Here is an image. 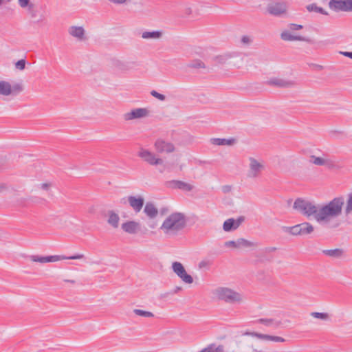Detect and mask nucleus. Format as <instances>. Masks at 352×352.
<instances>
[{
	"label": "nucleus",
	"instance_id": "obj_1",
	"mask_svg": "<svg viewBox=\"0 0 352 352\" xmlns=\"http://www.w3.org/2000/svg\"><path fill=\"white\" fill-rule=\"evenodd\" d=\"M344 202V198L340 196L326 204L318 205L316 221L322 226L337 228L339 224L336 221L342 213Z\"/></svg>",
	"mask_w": 352,
	"mask_h": 352
},
{
	"label": "nucleus",
	"instance_id": "obj_2",
	"mask_svg": "<svg viewBox=\"0 0 352 352\" xmlns=\"http://www.w3.org/2000/svg\"><path fill=\"white\" fill-rule=\"evenodd\" d=\"M186 224V219L183 213L173 212L165 219L160 230L166 235L174 236L182 230Z\"/></svg>",
	"mask_w": 352,
	"mask_h": 352
},
{
	"label": "nucleus",
	"instance_id": "obj_3",
	"mask_svg": "<svg viewBox=\"0 0 352 352\" xmlns=\"http://www.w3.org/2000/svg\"><path fill=\"white\" fill-rule=\"evenodd\" d=\"M243 336H235L227 347L226 352H261L254 340Z\"/></svg>",
	"mask_w": 352,
	"mask_h": 352
},
{
	"label": "nucleus",
	"instance_id": "obj_4",
	"mask_svg": "<svg viewBox=\"0 0 352 352\" xmlns=\"http://www.w3.org/2000/svg\"><path fill=\"white\" fill-rule=\"evenodd\" d=\"M212 294L218 300L228 304L239 305L244 301L241 293L228 287H218L212 291Z\"/></svg>",
	"mask_w": 352,
	"mask_h": 352
},
{
	"label": "nucleus",
	"instance_id": "obj_5",
	"mask_svg": "<svg viewBox=\"0 0 352 352\" xmlns=\"http://www.w3.org/2000/svg\"><path fill=\"white\" fill-rule=\"evenodd\" d=\"M85 257L82 254H78L71 256H65L63 255H49V256H41L38 254L29 255L28 258L34 263H38L43 265L48 263H55L62 260L71 259L77 260L82 259Z\"/></svg>",
	"mask_w": 352,
	"mask_h": 352
},
{
	"label": "nucleus",
	"instance_id": "obj_6",
	"mask_svg": "<svg viewBox=\"0 0 352 352\" xmlns=\"http://www.w3.org/2000/svg\"><path fill=\"white\" fill-rule=\"evenodd\" d=\"M293 208L306 217L309 218L313 217L315 219L318 206L309 200L298 198L294 203Z\"/></svg>",
	"mask_w": 352,
	"mask_h": 352
},
{
	"label": "nucleus",
	"instance_id": "obj_7",
	"mask_svg": "<svg viewBox=\"0 0 352 352\" xmlns=\"http://www.w3.org/2000/svg\"><path fill=\"white\" fill-rule=\"evenodd\" d=\"M248 168L247 170V177L250 179H257L261 177L262 173L265 170V162L261 158L249 157Z\"/></svg>",
	"mask_w": 352,
	"mask_h": 352
},
{
	"label": "nucleus",
	"instance_id": "obj_8",
	"mask_svg": "<svg viewBox=\"0 0 352 352\" xmlns=\"http://www.w3.org/2000/svg\"><path fill=\"white\" fill-rule=\"evenodd\" d=\"M283 230L292 236H303L311 234L314 227L309 222H303L294 226H284Z\"/></svg>",
	"mask_w": 352,
	"mask_h": 352
},
{
	"label": "nucleus",
	"instance_id": "obj_9",
	"mask_svg": "<svg viewBox=\"0 0 352 352\" xmlns=\"http://www.w3.org/2000/svg\"><path fill=\"white\" fill-rule=\"evenodd\" d=\"M151 111L146 107L134 108L122 115L125 122H131L136 120L144 119L149 117Z\"/></svg>",
	"mask_w": 352,
	"mask_h": 352
},
{
	"label": "nucleus",
	"instance_id": "obj_10",
	"mask_svg": "<svg viewBox=\"0 0 352 352\" xmlns=\"http://www.w3.org/2000/svg\"><path fill=\"white\" fill-rule=\"evenodd\" d=\"M138 156L151 166L162 165L164 163V160L161 157L146 148H140L138 152Z\"/></svg>",
	"mask_w": 352,
	"mask_h": 352
},
{
	"label": "nucleus",
	"instance_id": "obj_11",
	"mask_svg": "<svg viewBox=\"0 0 352 352\" xmlns=\"http://www.w3.org/2000/svg\"><path fill=\"white\" fill-rule=\"evenodd\" d=\"M329 7L335 12H352V0H330Z\"/></svg>",
	"mask_w": 352,
	"mask_h": 352
},
{
	"label": "nucleus",
	"instance_id": "obj_12",
	"mask_svg": "<svg viewBox=\"0 0 352 352\" xmlns=\"http://www.w3.org/2000/svg\"><path fill=\"white\" fill-rule=\"evenodd\" d=\"M173 272L180 278V279L186 284H191L193 283L192 277L187 274L184 265L178 261H175L172 263L171 267Z\"/></svg>",
	"mask_w": 352,
	"mask_h": 352
},
{
	"label": "nucleus",
	"instance_id": "obj_13",
	"mask_svg": "<svg viewBox=\"0 0 352 352\" xmlns=\"http://www.w3.org/2000/svg\"><path fill=\"white\" fill-rule=\"evenodd\" d=\"M154 148L157 153H171L175 151V147L173 144L167 142L162 138H158L154 143Z\"/></svg>",
	"mask_w": 352,
	"mask_h": 352
},
{
	"label": "nucleus",
	"instance_id": "obj_14",
	"mask_svg": "<svg viewBox=\"0 0 352 352\" xmlns=\"http://www.w3.org/2000/svg\"><path fill=\"white\" fill-rule=\"evenodd\" d=\"M287 6L285 2H272L267 5V11L274 16H280L287 11Z\"/></svg>",
	"mask_w": 352,
	"mask_h": 352
},
{
	"label": "nucleus",
	"instance_id": "obj_15",
	"mask_svg": "<svg viewBox=\"0 0 352 352\" xmlns=\"http://www.w3.org/2000/svg\"><path fill=\"white\" fill-rule=\"evenodd\" d=\"M243 336H250L253 338H256L258 339L265 340V341H272L275 342H285V339L276 336H270L267 334H263L258 332H252L246 331L243 332Z\"/></svg>",
	"mask_w": 352,
	"mask_h": 352
},
{
	"label": "nucleus",
	"instance_id": "obj_16",
	"mask_svg": "<svg viewBox=\"0 0 352 352\" xmlns=\"http://www.w3.org/2000/svg\"><path fill=\"white\" fill-rule=\"evenodd\" d=\"M256 322L263 324L271 330H276L284 327L283 321L275 318H260L256 320Z\"/></svg>",
	"mask_w": 352,
	"mask_h": 352
},
{
	"label": "nucleus",
	"instance_id": "obj_17",
	"mask_svg": "<svg viewBox=\"0 0 352 352\" xmlns=\"http://www.w3.org/2000/svg\"><path fill=\"white\" fill-rule=\"evenodd\" d=\"M113 65L115 69L121 72H127L135 69L138 67V64L135 61H126L121 60H114Z\"/></svg>",
	"mask_w": 352,
	"mask_h": 352
},
{
	"label": "nucleus",
	"instance_id": "obj_18",
	"mask_svg": "<svg viewBox=\"0 0 352 352\" xmlns=\"http://www.w3.org/2000/svg\"><path fill=\"white\" fill-rule=\"evenodd\" d=\"M166 186L171 189H179L184 191L190 192L194 186L188 183L180 180H170L166 183Z\"/></svg>",
	"mask_w": 352,
	"mask_h": 352
},
{
	"label": "nucleus",
	"instance_id": "obj_19",
	"mask_svg": "<svg viewBox=\"0 0 352 352\" xmlns=\"http://www.w3.org/2000/svg\"><path fill=\"white\" fill-rule=\"evenodd\" d=\"M127 200L129 206L135 212L141 211L144 204V199L142 196H129Z\"/></svg>",
	"mask_w": 352,
	"mask_h": 352
},
{
	"label": "nucleus",
	"instance_id": "obj_20",
	"mask_svg": "<svg viewBox=\"0 0 352 352\" xmlns=\"http://www.w3.org/2000/svg\"><path fill=\"white\" fill-rule=\"evenodd\" d=\"M121 228L126 233L135 234L140 230V224L135 221H127L121 225Z\"/></svg>",
	"mask_w": 352,
	"mask_h": 352
},
{
	"label": "nucleus",
	"instance_id": "obj_21",
	"mask_svg": "<svg viewBox=\"0 0 352 352\" xmlns=\"http://www.w3.org/2000/svg\"><path fill=\"white\" fill-rule=\"evenodd\" d=\"M309 162L317 166H325L329 168L334 167L333 162L324 156L317 157L316 155H311Z\"/></svg>",
	"mask_w": 352,
	"mask_h": 352
},
{
	"label": "nucleus",
	"instance_id": "obj_22",
	"mask_svg": "<svg viewBox=\"0 0 352 352\" xmlns=\"http://www.w3.org/2000/svg\"><path fill=\"white\" fill-rule=\"evenodd\" d=\"M68 33L70 36L80 41H82L86 38L85 30L82 26L72 25L69 28Z\"/></svg>",
	"mask_w": 352,
	"mask_h": 352
},
{
	"label": "nucleus",
	"instance_id": "obj_23",
	"mask_svg": "<svg viewBox=\"0 0 352 352\" xmlns=\"http://www.w3.org/2000/svg\"><path fill=\"white\" fill-rule=\"evenodd\" d=\"M267 84L278 87L288 88L294 87L296 85V82L294 80L274 78L269 80L267 81Z\"/></svg>",
	"mask_w": 352,
	"mask_h": 352
},
{
	"label": "nucleus",
	"instance_id": "obj_24",
	"mask_svg": "<svg viewBox=\"0 0 352 352\" xmlns=\"http://www.w3.org/2000/svg\"><path fill=\"white\" fill-rule=\"evenodd\" d=\"M280 38L282 40L285 41H308V39L301 36L294 35L291 32L285 30L280 34Z\"/></svg>",
	"mask_w": 352,
	"mask_h": 352
},
{
	"label": "nucleus",
	"instance_id": "obj_25",
	"mask_svg": "<svg viewBox=\"0 0 352 352\" xmlns=\"http://www.w3.org/2000/svg\"><path fill=\"white\" fill-rule=\"evenodd\" d=\"M107 223L113 228H118L119 226L120 217L113 210H109L107 212Z\"/></svg>",
	"mask_w": 352,
	"mask_h": 352
},
{
	"label": "nucleus",
	"instance_id": "obj_26",
	"mask_svg": "<svg viewBox=\"0 0 352 352\" xmlns=\"http://www.w3.org/2000/svg\"><path fill=\"white\" fill-rule=\"evenodd\" d=\"M144 212L150 219L155 218L158 214V210L151 202H147L144 208Z\"/></svg>",
	"mask_w": 352,
	"mask_h": 352
},
{
	"label": "nucleus",
	"instance_id": "obj_27",
	"mask_svg": "<svg viewBox=\"0 0 352 352\" xmlns=\"http://www.w3.org/2000/svg\"><path fill=\"white\" fill-rule=\"evenodd\" d=\"M322 253L331 258H340L344 254V251L342 248H336L332 250H323Z\"/></svg>",
	"mask_w": 352,
	"mask_h": 352
},
{
	"label": "nucleus",
	"instance_id": "obj_28",
	"mask_svg": "<svg viewBox=\"0 0 352 352\" xmlns=\"http://www.w3.org/2000/svg\"><path fill=\"white\" fill-rule=\"evenodd\" d=\"M210 142L214 145L218 146H232L236 142V140L234 138H211Z\"/></svg>",
	"mask_w": 352,
	"mask_h": 352
},
{
	"label": "nucleus",
	"instance_id": "obj_29",
	"mask_svg": "<svg viewBox=\"0 0 352 352\" xmlns=\"http://www.w3.org/2000/svg\"><path fill=\"white\" fill-rule=\"evenodd\" d=\"M258 246V243L248 241L243 238L238 239V249L241 248H255Z\"/></svg>",
	"mask_w": 352,
	"mask_h": 352
},
{
	"label": "nucleus",
	"instance_id": "obj_30",
	"mask_svg": "<svg viewBox=\"0 0 352 352\" xmlns=\"http://www.w3.org/2000/svg\"><path fill=\"white\" fill-rule=\"evenodd\" d=\"M162 32L160 30L153 32H144L142 34V38L144 39H160L162 36Z\"/></svg>",
	"mask_w": 352,
	"mask_h": 352
},
{
	"label": "nucleus",
	"instance_id": "obj_31",
	"mask_svg": "<svg viewBox=\"0 0 352 352\" xmlns=\"http://www.w3.org/2000/svg\"><path fill=\"white\" fill-rule=\"evenodd\" d=\"M8 96L10 95H17L23 91V85L21 83H14L11 85L8 82Z\"/></svg>",
	"mask_w": 352,
	"mask_h": 352
},
{
	"label": "nucleus",
	"instance_id": "obj_32",
	"mask_svg": "<svg viewBox=\"0 0 352 352\" xmlns=\"http://www.w3.org/2000/svg\"><path fill=\"white\" fill-rule=\"evenodd\" d=\"M236 229V226L234 223V219L233 218H230L226 220L223 224V230L225 232H230Z\"/></svg>",
	"mask_w": 352,
	"mask_h": 352
},
{
	"label": "nucleus",
	"instance_id": "obj_33",
	"mask_svg": "<svg viewBox=\"0 0 352 352\" xmlns=\"http://www.w3.org/2000/svg\"><path fill=\"white\" fill-rule=\"evenodd\" d=\"M199 352H224V348L222 345L217 346L215 344H211Z\"/></svg>",
	"mask_w": 352,
	"mask_h": 352
},
{
	"label": "nucleus",
	"instance_id": "obj_34",
	"mask_svg": "<svg viewBox=\"0 0 352 352\" xmlns=\"http://www.w3.org/2000/svg\"><path fill=\"white\" fill-rule=\"evenodd\" d=\"M307 9L309 12H316L324 15H328L327 12H326L322 8L318 7L316 3L308 5L307 6Z\"/></svg>",
	"mask_w": 352,
	"mask_h": 352
},
{
	"label": "nucleus",
	"instance_id": "obj_35",
	"mask_svg": "<svg viewBox=\"0 0 352 352\" xmlns=\"http://www.w3.org/2000/svg\"><path fill=\"white\" fill-rule=\"evenodd\" d=\"M133 311L135 315L142 316L144 318H152L154 316V314L152 312L148 311L135 309H133Z\"/></svg>",
	"mask_w": 352,
	"mask_h": 352
},
{
	"label": "nucleus",
	"instance_id": "obj_36",
	"mask_svg": "<svg viewBox=\"0 0 352 352\" xmlns=\"http://www.w3.org/2000/svg\"><path fill=\"white\" fill-rule=\"evenodd\" d=\"M8 82L0 80V95L8 96Z\"/></svg>",
	"mask_w": 352,
	"mask_h": 352
},
{
	"label": "nucleus",
	"instance_id": "obj_37",
	"mask_svg": "<svg viewBox=\"0 0 352 352\" xmlns=\"http://www.w3.org/2000/svg\"><path fill=\"white\" fill-rule=\"evenodd\" d=\"M188 67L190 68H205V64L201 60H193L188 64Z\"/></svg>",
	"mask_w": 352,
	"mask_h": 352
},
{
	"label": "nucleus",
	"instance_id": "obj_38",
	"mask_svg": "<svg viewBox=\"0 0 352 352\" xmlns=\"http://www.w3.org/2000/svg\"><path fill=\"white\" fill-rule=\"evenodd\" d=\"M310 315L314 318H318L322 320H328L329 319V315L327 313L311 312Z\"/></svg>",
	"mask_w": 352,
	"mask_h": 352
},
{
	"label": "nucleus",
	"instance_id": "obj_39",
	"mask_svg": "<svg viewBox=\"0 0 352 352\" xmlns=\"http://www.w3.org/2000/svg\"><path fill=\"white\" fill-rule=\"evenodd\" d=\"M26 8H28V12L32 18L36 16V8L34 4L30 3Z\"/></svg>",
	"mask_w": 352,
	"mask_h": 352
},
{
	"label": "nucleus",
	"instance_id": "obj_40",
	"mask_svg": "<svg viewBox=\"0 0 352 352\" xmlns=\"http://www.w3.org/2000/svg\"><path fill=\"white\" fill-rule=\"evenodd\" d=\"M351 208H352V192L346 195V204L344 210L349 211L348 209Z\"/></svg>",
	"mask_w": 352,
	"mask_h": 352
},
{
	"label": "nucleus",
	"instance_id": "obj_41",
	"mask_svg": "<svg viewBox=\"0 0 352 352\" xmlns=\"http://www.w3.org/2000/svg\"><path fill=\"white\" fill-rule=\"evenodd\" d=\"M151 95L152 96H153L154 98L158 99L160 101H164L166 100V96H164V94H160L158 93L157 91L155 90H152L151 91Z\"/></svg>",
	"mask_w": 352,
	"mask_h": 352
},
{
	"label": "nucleus",
	"instance_id": "obj_42",
	"mask_svg": "<svg viewBox=\"0 0 352 352\" xmlns=\"http://www.w3.org/2000/svg\"><path fill=\"white\" fill-rule=\"evenodd\" d=\"M25 60L24 59H21L15 63V67L17 69L23 70L25 69Z\"/></svg>",
	"mask_w": 352,
	"mask_h": 352
},
{
	"label": "nucleus",
	"instance_id": "obj_43",
	"mask_svg": "<svg viewBox=\"0 0 352 352\" xmlns=\"http://www.w3.org/2000/svg\"><path fill=\"white\" fill-rule=\"evenodd\" d=\"M224 245L228 248L238 249V239L236 241H228L225 242Z\"/></svg>",
	"mask_w": 352,
	"mask_h": 352
},
{
	"label": "nucleus",
	"instance_id": "obj_44",
	"mask_svg": "<svg viewBox=\"0 0 352 352\" xmlns=\"http://www.w3.org/2000/svg\"><path fill=\"white\" fill-rule=\"evenodd\" d=\"M241 41L243 44L246 45H250L251 43L252 42V39L251 38V37L247 35L243 36L241 37Z\"/></svg>",
	"mask_w": 352,
	"mask_h": 352
},
{
	"label": "nucleus",
	"instance_id": "obj_45",
	"mask_svg": "<svg viewBox=\"0 0 352 352\" xmlns=\"http://www.w3.org/2000/svg\"><path fill=\"white\" fill-rule=\"evenodd\" d=\"M51 186H52L51 183H49V182L43 183V184H40L39 188H41L43 190H45V191H49L50 190Z\"/></svg>",
	"mask_w": 352,
	"mask_h": 352
},
{
	"label": "nucleus",
	"instance_id": "obj_46",
	"mask_svg": "<svg viewBox=\"0 0 352 352\" xmlns=\"http://www.w3.org/2000/svg\"><path fill=\"white\" fill-rule=\"evenodd\" d=\"M277 250V248L276 247H266L263 250V252L265 254H271V253H273L274 252H276Z\"/></svg>",
	"mask_w": 352,
	"mask_h": 352
},
{
	"label": "nucleus",
	"instance_id": "obj_47",
	"mask_svg": "<svg viewBox=\"0 0 352 352\" xmlns=\"http://www.w3.org/2000/svg\"><path fill=\"white\" fill-rule=\"evenodd\" d=\"M210 265V261H206V260H203L199 262V267L200 269H203V268H207L209 267V265Z\"/></svg>",
	"mask_w": 352,
	"mask_h": 352
},
{
	"label": "nucleus",
	"instance_id": "obj_48",
	"mask_svg": "<svg viewBox=\"0 0 352 352\" xmlns=\"http://www.w3.org/2000/svg\"><path fill=\"white\" fill-rule=\"evenodd\" d=\"M245 218L243 216H241L238 217L236 219H234V223L236 226V228H238L241 224L244 221Z\"/></svg>",
	"mask_w": 352,
	"mask_h": 352
},
{
	"label": "nucleus",
	"instance_id": "obj_49",
	"mask_svg": "<svg viewBox=\"0 0 352 352\" xmlns=\"http://www.w3.org/2000/svg\"><path fill=\"white\" fill-rule=\"evenodd\" d=\"M114 4L121 5L126 3L129 0H108Z\"/></svg>",
	"mask_w": 352,
	"mask_h": 352
},
{
	"label": "nucleus",
	"instance_id": "obj_50",
	"mask_svg": "<svg viewBox=\"0 0 352 352\" xmlns=\"http://www.w3.org/2000/svg\"><path fill=\"white\" fill-rule=\"evenodd\" d=\"M30 0H19V4L21 8H26L29 3Z\"/></svg>",
	"mask_w": 352,
	"mask_h": 352
},
{
	"label": "nucleus",
	"instance_id": "obj_51",
	"mask_svg": "<svg viewBox=\"0 0 352 352\" xmlns=\"http://www.w3.org/2000/svg\"><path fill=\"white\" fill-rule=\"evenodd\" d=\"M290 28L292 30H298L302 28V26L301 25L294 24L292 23L290 25Z\"/></svg>",
	"mask_w": 352,
	"mask_h": 352
},
{
	"label": "nucleus",
	"instance_id": "obj_52",
	"mask_svg": "<svg viewBox=\"0 0 352 352\" xmlns=\"http://www.w3.org/2000/svg\"><path fill=\"white\" fill-rule=\"evenodd\" d=\"M348 210L349 211L344 210V214L348 219H352V208Z\"/></svg>",
	"mask_w": 352,
	"mask_h": 352
},
{
	"label": "nucleus",
	"instance_id": "obj_53",
	"mask_svg": "<svg viewBox=\"0 0 352 352\" xmlns=\"http://www.w3.org/2000/svg\"><path fill=\"white\" fill-rule=\"evenodd\" d=\"M8 190V186L6 183H0V192H5Z\"/></svg>",
	"mask_w": 352,
	"mask_h": 352
},
{
	"label": "nucleus",
	"instance_id": "obj_54",
	"mask_svg": "<svg viewBox=\"0 0 352 352\" xmlns=\"http://www.w3.org/2000/svg\"><path fill=\"white\" fill-rule=\"evenodd\" d=\"M228 58H229V56L228 55L221 56L218 57L220 63H224L226 60H227L228 59Z\"/></svg>",
	"mask_w": 352,
	"mask_h": 352
},
{
	"label": "nucleus",
	"instance_id": "obj_55",
	"mask_svg": "<svg viewBox=\"0 0 352 352\" xmlns=\"http://www.w3.org/2000/svg\"><path fill=\"white\" fill-rule=\"evenodd\" d=\"M341 54L344 56L352 59V52H342Z\"/></svg>",
	"mask_w": 352,
	"mask_h": 352
},
{
	"label": "nucleus",
	"instance_id": "obj_56",
	"mask_svg": "<svg viewBox=\"0 0 352 352\" xmlns=\"http://www.w3.org/2000/svg\"><path fill=\"white\" fill-rule=\"evenodd\" d=\"M64 281L67 282V283H70L72 284H74L76 283V281L74 280H69V279H65Z\"/></svg>",
	"mask_w": 352,
	"mask_h": 352
}]
</instances>
